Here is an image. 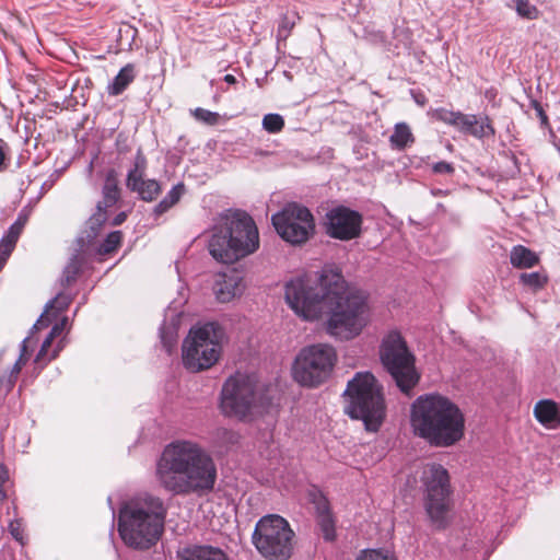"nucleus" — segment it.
<instances>
[{"instance_id":"nucleus-1","label":"nucleus","mask_w":560,"mask_h":560,"mask_svg":"<svg viewBox=\"0 0 560 560\" xmlns=\"http://www.w3.org/2000/svg\"><path fill=\"white\" fill-rule=\"evenodd\" d=\"M156 479L174 495H202L211 492L217 481V466L200 444L177 440L167 444L156 462Z\"/></svg>"},{"instance_id":"nucleus-2","label":"nucleus","mask_w":560,"mask_h":560,"mask_svg":"<svg viewBox=\"0 0 560 560\" xmlns=\"http://www.w3.org/2000/svg\"><path fill=\"white\" fill-rule=\"evenodd\" d=\"M409 425L412 434L432 447L456 445L465 436L466 419L451 398L438 393L423 394L410 405Z\"/></svg>"},{"instance_id":"nucleus-3","label":"nucleus","mask_w":560,"mask_h":560,"mask_svg":"<svg viewBox=\"0 0 560 560\" xmlns=\"http://www.w3.org/2000/svg\"><path fill=\"white\" fill-rule=\"evenodd\" d=\"M167 508L158 495L138 494L119 509L118 533L126 546L147 550L153 547L164 532Z\"/></svg>"},{"instance_id":"nucleus-4","label":"nucleus","mask_w":560,"mask_h":560,"mask_svg":"<svg viewBox=\"0 0 560 560\" xmlns=\"http://www.w3.org/2000/svg\"><path fill=\"white\" fill-rule=\"evenodd\" d=\"M330 283L335 285L331 303L327 304L325 313L326 332L341 341L358 337L371 319V311L366 296L359 290L347 284L342 275H331Z\"/></svg>"},{"instance_id":"nucleus-5","label":"nucleus","mask_w":560,"mask_h":560,"mask_svg":"<svg viewBox=\"0 0 560 560\" xmlns=\"http://www.w3.org/2000/svg\"><path fill=\"white\" fill-rule=\"evenodd\" d=\"M259 248V233L246 212L225 210L219 214L208 242L210 255L220 262L233 264Z\"/></svg>"},{"instance_id":"nucleus-6","label":"nucleus","mask_w":560,"mask_h":560,"mask_svg":"<svg viewBox=\"0 0 560 560\" xmlns=\"http://www.w3.org/2000/svg\"><path fill=\"white\" fill-rule=\"evenodd\" d=\"M270 400L256 375L237 372L224 382L219 408L225 417L252 421L268 410Z\"/></svg>"},{"instance_id":"nucleus-7","label":"nucleus","mask_w":560,"mask_h":560,"mask_svg":"<svg viewBox=\"0 0 560 560\" xmlns=\"http://www.w3.org/2000/svg\"><path fill=\"white\" fill-rule=\"evenodd\" d=\"M330 273L341 275L336 268L326 266L314 275L296 277L285 283V302L299 317L316 320L324 315L335 288L330 283Z\"/></svg>"},{"instance_id":"nucleus-8","label":"nucleus","mask_w":560,"mask_h":560,"mask_svg":"<svg viewBox=\"0 0 560 560\" xmlns=\"http://www.w3.org/2000/svg\"><path fill=\"white\" fill-rule=\"evenodd\" d=\"M346 394L349 402L346 413L352 419L362 420L366 430H378L385 415L381 386L370 372H359L348 382Z\"/></svg>"},{"instance_id":"nucleus-9","label":"nucleus","mask_w":560,"mask_h":560,"mask_svg":"<svg viewBox=\"0 0 560 560\" xmlns=\"http://www.w3.org/2000/svg\"><path fill=\"white\" fill-rule=\"evenodd\" d=\"M223 339V328L217 323L192 327L182 347L184 366L190 372L213 366L220 359Z\"/></svg>"},{"instance_id":"nucleus-10","label":"nucleus","mask_w":560,"mask_h":560,"mask_svg":"<svg viewBox=\"0 0 560 560\" xmlns=\"http://www.w3.org/2000/svg\"><path fill=\"white\" fill-rule=\"evenodd\" d=\"M336 349L316 343L300 350L292 365L293 380L304 387L314 388L326 382L337 363Z\"/></svg>"},{"instance_id":"nucleus-11","label":"nucleus","mask_w":560,"mask_h":560,"mask_svg":"<svg viewBox=\"0 0 560 560\" xmlns=\"http://www.w3.org/2000/svg\"><path fill=\"white\" fill-rule=\"evenodd\" d=\"M380 354L383 365L399 389L408 394L418 384L420 375L416 371L415 358L399 332L392 331L385 336Z\"/></svg>"},{"instance_id":"nucleus-12","label":"nucleus","mask_w":560,"mask_h":560,"mask_svg":"<svg viewBox=\"0 0 560 560\" xmlns=\"http://www.w3.org/2000/svg\"><path fill=\"white\" fill-rule=\"evenodd\" d=\"M293 530L282 516H262L253 533V544L265 558L285 560L292 552Z\"/></svg>"},{"instance_id":"nucleus-13","label":"nucleus","mask_w":560,"mask_h":560,"mask_svg":"<svg viewBox=\"0 0 560 560\" xmlns=\"http://www.w3.org/2000/svg\"><path fill=\"white\" fill-rule=\"evenodd\" d=\"M421 479L427 513L434 525L442 527L446 523L450 505L448 471L441 464L431 463L424 466Z\"/></svg>"},{"instance_id":"nucleus-14","label":"nucleus","mask_w":560,"mask_h":560,"mask_svg":"<svg viewBox=\"0 0 560 560\" xmlns=\"http://www.w3.org/2000/svg\"><path fill=\"white\" fill-rule=\"evenodd\" d=\"M277 233L285 242L299 245L314 233L315 223L311 211L298 203H289L271 218Z\"/></svg>"},{"instance_id":"nucleus-15","label":"nucleus","mask_w":560,"mask_h":560,"mask_svg":"<svg viewBox=\"0 0 560 560\" xmlns=\"http://www.w3.org/2000/svg\"><path fill=\"white\" fill-rule=\"evenodd\" d=\"M70 303L71 298L69 295L59 293L55 299L46 304L44 313L33 325L30 335L22 341L19 359L15 361L10 373L0 380V393L3 390L7 394L14 386L22 368L26 364L31 351L37 342V340H34L35 331L47 327L52 317H56L58 313L63 312Z\"/></svg>"},{"instance_id":"nucleus-16","label":"nucleus","mask_w":560,"mask_h":560,"mask_svg":"<svg viewBox=\"0 0 560 560\" xmlns=\"http://www.w3.org/2000/svg\"><path fill=\"white\" fill-rule=\"evenodd\" d=\"M428 114L431 118L450 125L459 132L477 139L489 138L494 135V129L488 117L478 118L472 114H464L443 107L430 109Z\"/></svg>"},{"instance_id":"nucleus-17","label":"nucleus","mask_w":560,"mask_h":560,"mask_svg":"<svg viewBox=\"0 0 560 560\" xmlns=\"http://www.w3.org/2000/svg\"><path fill=\"white\" fill-rule=\"evenodd\" d=\"M362 215L345 206H336L326 213V233L336 240L350 241L361 234Z\"/></svg>"},{"instance_id":"nucleus-18","label":"nucleus","mask_w":560,"mask_h":560,"mask_svg":"<svg viewBox=\"0 0 560 560\" xmlns=\"http://www.w3.org/2000/svg\"><path fill=\"white\" fill-rule=\"evenodd\" d=\"M245 290L244 279L236 270L218 272L213 276L212 292L220 303H228L243 294Z\"/></svg>"},{"instance_id":"nucleus-19","label":"nucleus","mask_w":560,"mask_h":560,"mask_svg":"<svg viewBox=\"0 0 560 560\" xmlns=\"http://www.w3.org/2000/svg\"><path fill=\"white\" fill-rule=\"evenodd\" d=\"M77 248L72 254L69 262L63 269V280L67 284L73 282L78 275L81 272L83 265L86 262L90 256H92V249L89 246L84 247V237L77 238Z\"/></svg>"},{"instance_id":"nucleus-20","label":"nucleus","mask_w":560,"mask_h":560,"mask_svg":"<svg viewBox=\"0 0 560 560\" xmlns=\"http://www.w3.org/2000/svg\"><path fill=\"white\" fill-rule=\"evenodd\" d=\"M535 418L547 429L560 425V412L557 404L549 399L539 400L534 407Z\"/></svg>"},{"instance_id":"nucleus-21","label":"nucleus","mask_w":560,"mask_h":560,"mask_svg":"<svg viewBox=\"0 0 560 560\" xmlns=\"http://www.w3.org/2000/svg\"><path fill=\"white\" fill-rule=\"evenodd\" d=\"M317 513V522L326 540L335 538V521L329 511L328 501L322 494H318L314 501Z\"/></svg>"},{"instance_id":"nucleus-22","label":"nucleus","mask_w":560,"mask_h":560,"mask_svg":"<svg viewBox=\"0 0 560 560\" xmlns=\"http://www.w3.org/2000/svg\"><path fill=\"white\" fill-rule=\"evenodd\" d=\"M106 219L105 210H102L101 203H97L96 212L88 220L84 231L79 236L84 237V247L89 246L92 252L95 249V238L98 236Z\"/></svg>"},{"instance_id":"nucleus-23","label":"nucleus","mask_w":560,"mask_h":560,"mask_svg":"<svg viewBox=\"0 0 560 560\" xmlns=\"http://www.w3.org/2000/svg\"><path fill=\"white\" fill-rule=\"evenodd\" d=\"M127 186L147 201L153 200L161 190L155 179L147 177H127Z\"/></svg>"},{"instance_id":"nucleus-24","label":"nucleus","mask_w":560,"mask_h":560,"mask_svg":"<svg viewBox=\"0 0 560 560\" xmlns=\"http://www.w3.org/2000/svg\"><path fill=\"white\" fill-rule=\"evenodd\" d=\"M183 560H229L226 555L218 547L194 546L186 548L182 553Z\"/></svg>"},{"instance_id":"nucleus-25","label":"nucleus","mask_w":560,"mask_h":560,"mask_svg":"<svg viewBox=\"0 0 560 560\" xmlns=\"http://www.w3.org/2000/svg\"><path fill=\"white\" fill-rule=\"evenodd\" d=\"M538 260V256L523 245H516L511 249L510 261L515 268H532Z\"/></svg>"},{"instance_id":"nucleus-26","label":"nucleus","mask_w":560,"mask_h":560,"mask_svg":"<svg viewBox=\"0 0 560 560\" xmlns=\"http://www.w3.org/2000/svg\"><path fill=\"white\" fill-rule=\"evenodd\" d=\"M392 148L404 150L415 142V137L410 127L406 122H398L394 127V131L389 137Z\"/></svg>"},{"instance_id":"nucleus-27","label":"nucleus","mask_w":560,"mask_h":560,"mask_svg":"<svg viewBox=\"0 0 560 560\" xmlns=\"http://www.w3.org/2000/svg\"><path fill=\"white\" fill-rule=\"evenodd\" d=\"M133 79L135 67L128 63L120 69L113 82L108 85V93L114 96L121 94Z\"/></svg>"},{"instance_id":"nucleus-28","label":"nucleus","mask_w":560,"mask_h":560,"mask_svg":"<svg viewBox=\"0 0 560 560\" xmlns=\"http://www.w3.org/2000/svg\"><path fill=\"white\" fill-rule=\"evenodd\" d=\"M117 177H106L103 186V200L100 201L102 210L107 207H112L117 202L120 196V191L117 184Z\"/></svg>"},{"instance_id":"nucleus-29","label":"nucleus","mask_w":560,"mask_h":560,"mask_svg":"<svg viewBox=\"0 0 560 560\" xmlns=\"http://www.w3.org/2000/svg\"><path fill=\"white\" fill-rule=\"evenodd\" d=\"M185 191V187L182 183L175 185L166 197L155 207V213L162 214L174 206Z\"/></svg>"},{"instance_id":"nucleus-30","label":"nucleus","mask_w":560,"mask_h":560,"mask_svg":"<svg viewBox=\"0 0 560 560\" xmlns=\"http://www.w3.org/2000/svg\"><path fill=\"white\" fill-rule=\"evenodd\" d=\"M121 238H122V234L120 231L110 232L102 244H100L98 246L96 245V243L94 244L95 249L92 252V255L93 254L103 255V254L113 253L120 245Z\"/></svg>"},{"instance_id":"nucleus-31","label":"nucleus","mask_w":560,"mask_h":560,"mask_svg":"<svg viewBox=\"0 0 560 560\" xmlns=\"http://www.w3.org/2000/svg\"><path fill=\"white\" fill-rule=\"evenodd\" d=\"M520 280L524 285L536 291L544 288L547 277L540 272H524L520 276Z\"/></svg>"},{"instance_id":"nucleus-32","label":"nucleus","mask_w":560,"mask_h":560,"mask_svg":"<svg viewBox=\"0 0 560 560\" xmlns=\"http://www.w3.org/2000/svg\"><path fill=\"white\" fill-rule=\"evenodd\" d=\"M355 560H397L395 555L387 549L363 550Z\"/></svg>"},{"instance_id":"nucleus-33","label":"nucleus","mask_w":560,"mask_h":560,"mask_svg":"<svg viewBox=\"0 0 560 560\" xmlns=\"http://www.w3.org/2000/svg\"><path fill=\"white\" fill-rule=\"evenodd\" d=\"M517 14L527 20H536L539 18V10L529 3L528 0H514Z\"/></svg>"},{"instance_id":"nucleus-34","label":"nucleus","mask_w":560,"mask_h":560,"mask_svg":"<svg viewBox=\"0 0 560 560\" xmlns=\"http://www.w3.org/2000/svg\"><path fill=\"white\" fill-rule=\"evenodd\" d=\"M262 127L270 133L280 132L284 127V119L279 114H267L262 118Z\"/></svg>"},{"instance_id":"nucleus-35","label":"nucleus","mask_w":560,"mask_h":560,"mask_svg":"<svg viewBox=\"0 0 560 560\" xmlns=\"http://www.w3.org/2000/svg\"><path fill=\"white\" fill-rule=\"evenodd\" d=\"M63 343L62 341H59L56 346V348L49 352V348L40 347L38 353L35 357V363L38 364L40 368L46 365L49 361L55 359L58 353L62 350Z\"/></svg>"},{"instance_id":"nucleus-36","label":"nucleus","mask_w":560,"mask_h":560,"mask_svg":"<svg viewBox=\"0 0 560 560\" xmlns=\"http://www.w3.org/2000/svg\"><path fill=\"white\" fill-rule=\"evenodd\" d=\"M191 115L198 120L209 126H215L219 124V113L211 112L201 107H197L191 110Z\"/></svg>"},{"instance_id":"nucleus-37","label":"nucleus","mask_w":560,"mask_h":560,"mask_svg":"<svg viewBox=\"0 0 560 560\" xmlns=\"http://www.w3.org/2000/svg\"><path fill=\"white\" fill-rule=\"evenodd\" d=\"M16 242L18 241L13 238H9L5 234L0 240V271L2 270L7 260L14 250Z\"/></svg>"},{"instance_id":"nucleus-38","label":"nucleus","mask_w":560,"mask_h":560,"mask_svg":"<svg viewBox=\"0 0 560 560\" xmlns=\"http://www.w3.org/2000/svg\"><path fill=\"white\" fill-rule=\"evenodd\" d=\"M296 14L292 13L291 15L284 14L281 16V20L278 25L277 36L280 39H287L290 35L292 28L295 25Z\"/></svg>"},{"instance_id":"nucleus-39","label":"nucleus","mask_w":560,"mask_h":560,"mask_svg":"<svg viewBox=\"0 0 560 560\" xmlns=\"http://www.w3.org/2000/svg\"><path fill=\"white\" fill-rule=\"evenodd\" d=\"M26 221H27V214H24L23 212H21L19 214L18 219L15 220V222L9 228L5 235H8L9 238H13V240L18 241L25 224H26Z\"/></svg>"},{"instance_id":"nucleus-40","label":"nucleus","mask_w":560,"mask_h":560,"mask_svg":"<svg viewBox=\"0 0 560 560\" xmlns=\"http://www.w3.org/2000/svg\"><path fill=\"white\" fill-rule=\"evenodd\" d=\"M68 323V318L63 317L60 322L56 323L52 328L50 329L47 337L44 339L42 346L45 348H50L54 339L58 336H60Z\"/></svg>"},{"instance_id":"nucleus-41","label":"nucleus","mask_w":560,"mask_h":560,"mask_svg":"<svg viewBox=\"0 0 560 560\" xmlns=\"http://www.w3.org/2000/svg\"><path fill=\"white\" fill-rule=\"evenodd\" d=\"M68 323V318L63 317L60 322L56 323L52 328L50 329L47 337L44 339L42 346L45 348H50L54 339L58 336H60Z\"/></svg>"},{"instance_id":"nucleus-42","label":"nucleus","mask_w":560,"mask_h":560,"mask_svg":"<svg viewBox=\"0 0 560 560\" xmlns=\"http://www.w3.org/2000/svg\"><path fill=\"white\" fill-rule=\"evenodd\" d=\"M11 162V148L0 138V173L5 172Z\"/></svg>"},{"instance_id":"nucleus-43","label":"nucleus","mask_w":560,"mask_h":560,"mask_svg":"<svg viewBox=\"0 0 560 560\" xmlns=\"http://www.w3.org/2000/svg\"><path fill=\"white\" fill-rule=\"evenodd\" d=\"M532 106L535 110V114L537 116V118L540 120V125L542 127H548L549 126V120H548V116L547 114L545 113L541 104L537 101H532Z\"/></svg>"},{"instance_id":"nucleus-44","label":"nucleus","mask_w":560,"mask_h":560,"mask_svg":"<svg viewBox=\"0 0 560 560\" xmlns=\"http://www.w3.org/2000/svg\"><path fill=\"white\" fill-rule=\"evenodd\" d=\"M9 530L12 537L23 544V528L19 521H13L9 524Z\"/></svg>"},{"instance_id":"nucleus-45","label":"nucleus","mask_w":560,"mask_h":560,"mask_svg":"<svg viewBox=\"0 0 560 560\" xmlns=\"http://www.w3.org/2000/svg\"><path fill=\"white\" fill-rule=\"evenodd\" d=\"M431 170L434 173H453L455 171L452 164L443 161L433 163Z\"/></svg>"},{"instance_id":"nucleus-46","label":"nucleus","mask_w":560,"mask_h":560,"mask_svg":"<svg viewBox=\"0 0 560 560\" xmlns=\"http://www.w3.org/2000/svg\"><path fill=\"white\" fill-rule=\"evenodd\" d=\"M9 474L7 468L0 464V501H3L7 497L3 486L7 482Z\"/></svg>"},{"instance_id":"nucleus-47","label":"nucleus","mask_w":560,"mask_h":560,"mask_svg":"<svg viewBox=\"0 0 560 560\" xmlns=\"http://www.w3.org/2000/svg\"><path fill=\"white\" fill-rule=\"evenodd\" d=\"M161 338H162V341L164 343V347L166 348V351L171 352L173 343H174L173 337L171 336L170 338H166L165 335H164V331L162 330L161 331Z\"/></svg>"},{"instance_id":"nucleus-48","label":"nucleus","mask_w":560,"mask_h":560,"mask_svg":"<svg viewBox=\"0 0 560 560\" xmlns=\"http://www.w3.org/2000/svg\"><path fill=\"white\" fill-rule=\"evenodd\" d=\"M54 185L52 180H46L40 185V194L36 197L39 199L47 190H49Z\"/></svg>"},{"instance_id":"nucleus-49","label":"nucleus","mask_w":560,"mask_h":560,"mask_svg":"<svg viewBox=\"0 0 560 560\" xmlns=\"http://www.w3.org/2000/svg\"><path fill=\"white\" fill-rule=\"evenodd\" d=\"M126 217H127L126 212H120V213H118V214L114 218V220H113L112 224H113V225H119V224H121V223L126 220Z\"/></svg>"},{"instance_id":"nucleus-50","label":"nucleus","mask_w":560,"mask_h":560,"mask_svg":"<svg viewBox=\"0 0 560 560\" xmlns=\"http://www.w3.org/2000/svg\"><path fill=\"white\" fill-rule=\"evenodd\" d=\"M219 432H221L223 435H228L229 436V441H231V442L234 441L235 434L233 432H230L226 429H222Z\"/></svg>"},{"instance_id":"nucleus-51","label":"nucleus","mask_w":560,"mask_h":560,"mask_svg":"<svg viewBox=\"0 0 560 560\" xmlns=\"http://www.w3.org/2000/svg\"><path fill=\"white\" fill-rule=\"evenodd\" d=\"M224 81L229 84H234L236 82V79L233 74H225Z\"/></svg>"},{"instance_id":"nucleus-52","label":"nucleus","mask_w":560,"mask_h":560,"mask_svg":"<svg viewBox=\"0 0 560 560\" xmlns=\"http://www.w3.org/2000/svg\"><path fill=\"white\" fill-rule=\"evenodd\" d=\"M416 102L420 105H423L424 104V97L421 96V97H416Z\"/></svg>"},{"instance_id":"nucleus-53","label":"nucleus","mask_w":560,"mask_h":560,"mask_svg":"<svg viewBox=\"0 0 560 560\" xmlns=\"http://www.w3.org/2000/svg\"><path fill=\"white\" fill-rule=\"evenodd\" d=\"M34 184H35V183H34V180H32V179H28V184H27V187H26V189H28V188H30V187H31L32 185H34Z\"/></svg>"},{"instance_id":"nucleus-54","label":"nucleus","mask_w":560,"mask_h":560,"mask_svg":"<svg viewBox=\"0 0 560 560\" xmlns=\"http://www.w3.org/2000/svg\"><path fill=\"white\" fill-rule=\"evenodd\" d=\"M127 175L132 176V175H135V172L131 170V171L128 172Z\"/></svg>"}]
</instances>
